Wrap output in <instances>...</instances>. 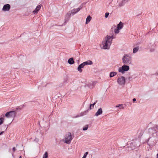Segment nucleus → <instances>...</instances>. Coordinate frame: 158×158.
<instances>
[{
    "instance_id": "nucleus-1",
    "label": "nucleus",
    "mask_w": 158,
    "mask_h": 158,
    "mask_svg": "<svg viewBox=\"0 0 158 158\" xmlns=\"http://www.w3.org/2000/svg\"><path fill=\"white\" fill-rule=\"evenodd\" d=\"M115 37L113 35H107L103 38L102 44L100 45L101 48L103 49H109L111 44L113 40Z\"/></svg>"
},
{
    "instance_id": "nucleus-2",
    "label": "nucleus",
    "mask_w": 158,
    "mask_h": 158,
    "mask_svg": "<svg viewBox=\"0 0 158 158\" xmlns=\"http://www.w3.org/2000/svg\"><path fill=\"white\" fill-rule=\"evenodd\" d=\"M132 57L128 54H124L122 57V61L124 64H129L131 63Z\"/></svg>"
},
{
    "instance_id": "nucleus-3",
    "label": "nucleus",
    "mask_w": 158,
    "mask_h": 158,
    "mask_svg": "<svg viewBox=\"0 0 158 158\" xmlns=\"http://www.w3.org/2000/svg\"><path fill=\"white\" fill-rule=\"evenodd\" d=\"M72 139L73 137L71 134L69 132L65 135L63 141L65 143L69 144L71 143Z\"/></svg>"
},
{
    "instance_id": "nucleus-4",
    "label": "nucleus",
    "mask_w": 158,
    "mask_h": 158,
    "mask_svg": "<svg viewBox=\"0 0 158 158\" xmlns=\"http://www.w3.org/2000/svg\"><path fill=\"white\" fill-rule=\"evenodd\" d=\"M128 64H124L121 67H119L118 69V71L122 74H124L126 72L128 71L130 68Z\"/></svg>"
},
{
    "instance_id": "nucleus-5",
    "label": "nucleus",
    "mask_w": 158,
    "mask_h": 158,
    "mask_svg": "<svg viewBox=\"0 0 158 158\" xmlns=\"http://www.w3.org/2000/svg\"><path fill=\"white\" fill-rule=\"evenodd\" d=\"M117 82L118 84L120 86H124L126 83L125 77L123 76L119 77L117 79Z\"/></svg>"
},
{
    "instance_id": "nucleus-6",
    "label": "nucleus",
    "mask_w": 158,
    "mask_h": 158,
    "mask_svg": "<svg viewBox=\"0 0 158 158\" xmlns=\"http://www.w3.org/2000/svg\"><path fill=\"white\" fill-rule=\"evenodd\" d=\"M16 115V112L15 111H11L7 112L5 114V116L8 118L14 117Z\"/></svg>"
},
{
    "instance_id": "nucleus-7",
    "label": "nucleus",
    "mask_w": 158,
    "mask_h": 158,
    "mask_svg": "<svg viewBox=\"0 0 158 158\" xmlns=\"http://www.w3.org/2000/svg\"><path fill=\"white\" fill-rule=\"evenodd\" d=\"M81 8V7H79L78 8L76 9H74L72 10H71L70 12H69L67 15H71V14H72L73 15L77 12H78Z\"/></svg>"
},
{
    "instance_id": "nucleus-8",
    "label": "nucleus",
    "mask_w": 158,
    "mask_h": 158,
    "mask_svg": "<svg viewBox=\"0 0 158 158\" xmlns=\"http://www.w3.org/2000/svg\"><path fill=\"white\" fill-rule=\"evenodd\" d=\"M148 48L150 49L151 52H153L155 49V45L154 42L149 43L148 45Z\"/></svg>"
},
{
    "instance_id": "nucleus-9",
    "label": "nucleus",
    "mask_w": 158,
    "mask_h": 158,
    "mask_svg": "<svg viewBox=\"0 0 158 158\" xmlns=\"http://www.w3.org/2000/svg\"><path fill=\"white\" fill-rule=\"evenodd\" d=\"M10 5L9 4H6L4 5L2 10L4 11H8L10 10Z\"/></svg>"
},
{
    "instance_id": "nucleus-10",
    "label": "nucleus",
    "mask_w": 158,
    "mask_h": 158,
    "mask_svg": "<svg viewBox=\"0 0 158 158\" xmlns=\"http://www.w3.org/2000/svg\"><path fill=\"white\" fill-rule=\"evenodd\" d=\"M84 66L85 65H84L83 63H81L78 66L77 69L79 73H81L82 72V68H84Z\"/></svg>"
},
{
    "instance_id": "nucleus-11",
    "label": "nucleus",
    "mask_w": 158,
    "mask_h": 158,
    "mask_svg": "<svg viewBox=\"0 0 158 158\" xmlns=\"http://www.w3.org/2000/svg\"><path fill=\"white\" fill-rule=\"evenodd\" d=\"M102 113V110L101 108L98 109L97 112L96 113L95 115L98 116L99 115L101 114Z\"/></svg>"
},
{
    "instance_id": "nucleus-12",
    "label": "nucleus",
    "mask_w": 158,
    "mask_h": 158,
    "mask_svg": "<svg viewBox=\"0 0 158 158\" xmlns=\"http://www.w3.org/2000/svg\"><path fill=\"white\" fill-rule=\"evenodd\" d=\"M41 7V5H39L36 6L35 10L33 11V13L34 14H35L37 13L40 9Z\"/></svg>"
},
{
    "instance_id": "nucleus-13",
    "label": "nucleus",
    "mask_w": 158,
    "mask_h": 158,
    "mask_svg": "<svg viewBox=\"0 0 158 158\" xmlns=\"http://www.w3.org/2000/svg\"><path fill=\"white\" fill-rule=\"evenodd\" d=\"M85 66L87 65H91L93 64V62L90 60H88L82 63Z\"/></svg>"
},
{
    "instance_id": "nucleus-14",
    "label": "nucleus",
    "mask_w": 158,
    "mask_h": 158,
    "mask_svg": "<svg viewBox=\"0 0 158 158\" xmlns=\"http://www.w3.org/2000/svg\"><path fill=\"white\" fill-rule=\"evenodd\" d=\"M123 23L121 22L117 25V28L119 30H121L123 27Z\"/></svg>"
},
{
    "instance_id": "nucleus-15",
    "label": "nucleus",
    "mask_w": 158,
    "mask_h": 158,
    "mask_svg": "<svg viewBox=\"0 0 158 158\" xmlns=\"http://www.w3.org/2000/svg\"><path fill=\"white\" fill-rule=\"evenodd\" d=\"M68 62L70 64H73L74 63V62L73 58H69L68 61Z\"/></svg>"
},
{
    "instance_id": "nucleus-16",
    "label": "nucleus",
    "mask_w": 158,
    "mask_h": 158,
    "mask_svg": "<svg viewBox=\"0 0 158 158\" xmlns=\"http://www.w3.org/2000/svg\"><path fill=\"white\" fill-rule=\"evenodd\" d=\"M139 46H137L135 47L134 48L133 50V53L134 54L136 53L139 50Z\"/></svg>"
},
{
    "instance_id": "nucleus-17",
    "label": "nucleus",
    "mask_w": 158,
    "mask_h": 158,
    "mask_svg": "<svg viewBox=\"0 0 158 158\" xmlns=\"http://www.w3.org/2000/svg\"><path fill=\"white\" fill-rule=\"evenodd\" d=\"M91 17L90 15L88 16L86 18L85 23L87 24L88 23L91 21Z\"/></svg>"
},
{
    "instance_id": "nucleus-18",
    "label": "nucleus",
    "mask_w": 158,
    "mask_h": 158,
    "mask_svg": "<svg viewBox=\"0 0 158 158\" xmlns=\"http://www.w3.org/2000/svg\"><path fill=\"white\" fill-rule=\"evenodd\" d=\"M117 74V73L116 72H111L110 73V77H112Z\"/></svg>"
},
{
    "instance_id": "nucleus-19",
    "label": "nucleus",
    "mask_w": 158,
    "mask_h": 158,
    "mask_svg": "<svg viewBox=\"0 0 158 158\" xmlns=\"http://www.w3.org/2000/svg\"><path fill=\"white\" fill-rule=\"evenodd\" d=\"M125 3V2L123 0L119 3L118 6H122L124 5Z\"/></svg>"
},
{
    "instance_id": "nucleus-20",
    "label": "nucleus",
    "mask_w": 158,
    "mask_h": 158,
    "mask_svg": "<svg viewBox=\"0 0 158 158\" xmlns=\"http://www.w3.org/2000/svg\"><path fill=\"white\" fill-rule=\"evenodd\" d=\"M120 30H119L117 27H116L114 30V33L115 34H118Z\"/></svg>"
},
{
    "instance_id": "nucleus-21",
    "label": "nucleus",
    "mask_w": 158,
    "mask_h": 158,
    "mask_svg": "<svg viewBox=\"0 0 158 158\" xmlns=\"http://www.w3.org/2000/svg\"><path fill=\"white\" fill-rule=\"evenodd\" d=\"M97 101H96L94 103L92 104H91L89 108L90 109H92L93 108L94 105H95L96 103L97 102Z\"/></svg>"
},
{
    "instance_id": "nucleus-22",
    "label": "nucleus",
    "mask_w": 158,
    "mask_h": 158,
    "mask_svg": "<svg viewBox=\"0 0 158 158\" xmlns=\"http://www.w3.org/2000/svg\"><path fill=\"white\" fill-rule=\"evenodd\" d=\"M89 125H86L84 126L83 128V131H86L87 130L88 128Z\"/></svg>"
},
{
    "instance_id": "nucleus-23",
    "label": "nucleus",
    "mask_w": 158,
    "mask_h": 158,
    "mask_svg": "<svg viewBox=\"0 0 158 158\" xmlns=\"http://www.w3.org/2000/svg\"><path fill=\"white\" fill-rule=\"evenodd\" d=\"M48 153L47 152H46L43 155V158H48Z\"/></svg>"
},
{
    "instance_id": "nucleus-24",
    "label": "nucleus",
    "mask_w": 158,
    "mask_h": 158,
    "mask_svg": "<svg viewBox=\"0 0 158 158\" xmlns=\"http://www.w3.org/2000/svg\"><path fill=\"white\" fill-rule=\"evenodd\" d=\"M4 119V118L2 117L0 118V125L3 123Z\"/></svg>"
},
{
    "instance_id": "nucleus-25",
    "label": "nucleus",
    "mask_w": 158,
    "mask_h": 158,
    "mask_svg": "<svg viewBox=\"0 0 158 158\" xmlns=\"http://www.w3.org/2000/svg\"><path fill=\"white\" fill-rule=\"evenodd\" d=\"M88 152H85L84 155V156H83V157L82 158H86V156H87V155H88Z\"/></svg>"
},
{
    "instance_id": "nucleus-26",
    "label": "nucleus",
    "mask_w": 158,
    "mask_h": 158,
    "mask_svg": "<svg viewBox=\"0 0 158 158\" xmlns=\"http://www.w3.org/2000/svg\"><path fill=\"white\" fill-rule=\"evenodd\" d=\"M109 14L108 12H106L105 13V16L106 18H107L108 17Z\"/></svg>"
},
{
    "instance_id": "nucleus-27",
    "label": "nucleus",
    "mask_w": 158,
    "mask_h": 158,
    "mask_svg": "<svg viewBox=\"0 0 158 158\" xmlns=\"http://www.w3.org/2000/svg\"><path fill=\"white\" fill-rule=\"evenodd\" d=\"M124 107L123 106V105L122 104H120V106L119 107V109H124Z\"/></svg>"
},
{
    "instance_id": "nucleus-28",
    "label": "nucleus",
    "mask_w": 158,
    "mask_h": 158,
    "mask_svg": "<svg viewBox=\"0 0 158 158\" xmlns=\"http://www.w3.org/2000/svg\"><path fill=\"white\" fill-rule=\"evenodd\" d=\"M12 150L13 152H14L16 150L15 148V147L13 148Z\"/></svg>"
},
{
    "instance_id": "nucleus-29",
    "label": "nucleus",
    "mask_w": 158,
    "mask_h": 158,
    "mask_svg": "<svg viewBox=\"0 0 158 158\" xmlns=\"http://www.w3.org/2000/svg\"><path fill=\"white\" fill-rule=\"evenodd\" d=\"M120 106V104L117 105L115 107H117V108H118V107L119 108Z\"/></svg>"
},
{
    "instance_id": "nucleus-30",
    "label": "nucleus",
    "mask_w": 158,
    "mask_h": 158,
    "mask_svg": "<svg viewBox=\"0 0 158 158\" xmlns=\"http://www.w3.org/2000/svg\"><path fill=\"white\" fill-rule=\"evenodd\" d=\"M155 130L156 131H158V126H156V129Z\"/></svg>"
},
{
    "instance_id": "nucleus-31",
    "label": "nucleus",
    "mask_w": 158,
    "mask_h": 158,
    "mask_svg": "<svg viewBox=\"0 0 158 158\" xmlns=\"http://www.w3.org/2000/svg\"><path fill=\"white\" fill-rule=\"evenodd\" d=\"M133 102H134L136 101V99L135 98H133L132 100Z\"/></svg>"
},
{
    "instance_id": "nucleus-32",
    "label": "nucleus",
    "mask_w": 158,
    "mask_h": 158,
    "mask_svg": "<svg viewBox=\"0 0 158 158\" xmlns=\"http://www.w3.org/2000/svg\"><path fill=\"white\" fill-rule=\"evenodd\" d=\"M125 2V3L127 2L129 0H123Z\"/></svg>"
},
{
    "instance_id": "nucleus-33",
    "label": "nucleus",
    "mask_w": 158,
    "mask_h": 158,
    "mask_svg": "<svg viewBox=\"0 0 158 158\" xmlns=\"http://www.w3.org/2000/svg\"><path fill=\"white\" fill-rule=\"evenodd\" d=\"M3 133V131H2L0 133V135L2 134Z\"/></svg>"
},
{
    "instance_id": "nucleus-34",
    "label": "nucleus",
    "mask_w": 158,
    "mask_h": 158,
    "mask_svg": "<svg viewBox=\"0 0 158 158\" xmlns=\"http://www.w3.org/2000/svg\"><path fill=\"white\" fill-rule=\"evenodd\" d=\"M97 82L96 81H95L94 82H93L94 83V84L95 85L96 83Z\"/></svg>"
},
{
    "instance_id": "nucleus-35",
    "label": "nucleus",
    "mask_w": 158,
    "mask_h": 158,
    "mask_svg": "<svg viewBox=\"0 0 158 158\" xmlns=\"http://www.w3.org/2000/svg\"><path fill=\"white\" fill-rule=\"evenodd\" d=\"M157 158H158V153L157 154Z\"/></svg>"
},
{
    "instance_id": "nucleus-36",
    "label": "nucleus",
    "mask_w": 158,
    "mask_h": 158,
    "mask_svg": "<svg viewBox=\"0 0 158 158\" xmlns=\"http://www.w3.org/2000/svg\"><path fill=\"white\" fill-rule=\"evenodd\" d=\"M19 158H22L21 156H19Z\"/></svg>"
}]
</instances>
